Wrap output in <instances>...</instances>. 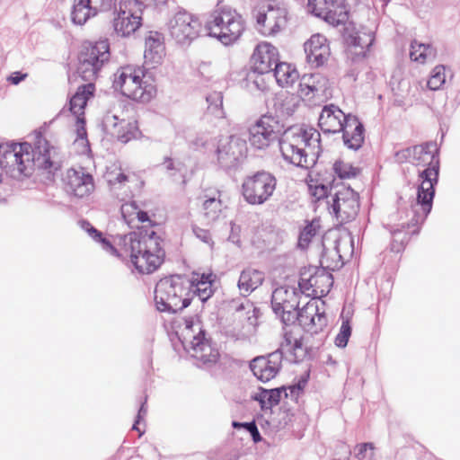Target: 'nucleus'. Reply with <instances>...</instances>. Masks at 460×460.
<instances>
[{
	"label": "nucleus",
	"instance_id": "obj_1",
	"mask_svg": "<svg viewBox=\"0 0 460 460\" xmlns=\"http://www.w3.org/2000/svg\"><path fill=\"white\" fill-rule=\"evenodd\" d=\"M280 132L279 120L264 115L249 128V142L253 148L264 150L279 141L285 161L303 169L314 167L322 151L320 133L313 128H291L279 138Z\"/></svg>",
	"mask_w": 460,
	"mask_h": 460
},
{
	"label": "nucleus",
	"instance_id": "obj_2",
	"mask_svg": "<svg viewBox=\"0 0 460 460\" xmlns=\"http://www.w3.org/2000/svg\"><path fill=\"white\" fill-rule=\"evenodd\" d=\"M138 208L135 201L121 206L122 217L129 227H135L136 211ZM138 228L122 238L121 251L129 256L131 264L141 274L155 271L163 263L165 252L161 246L162 239L151 229Z\"/></svg>",
	"mask_w": 460,
	"mask_h": 460
},
{
	"label": "nucleus",
	"instance_id": "obj_3",
	"mask_svg": "<svg viewBox=\"0 0 460 460\" xmlns=\"http://www.w3.org/2000/svg\"><path fill=\"white\" fill-rule=\"evenodd\" d=\"M54 153V147L38 135L33 146L27 142L0 145V166L7 176L21 181L31 177L35 169H57L52 161Z\"/></svg>",
	"mask_w": 460,
	"mask_h": 460
},
{
	"label": "nucleus",
	"instance_id": "obj_4",
	"mask_svg": "<svg viewBox=\"0 0 460 460\" xmlns=\"http://www.w3.org/2000/svg\"><path fill=\"white\" fill-rule=\"evenodd\" d=\"M412 160L414 165H428L420 172L419 178L421 181L417 189L415 201L411 205L412 217L407 224L415 226L422 224L432 209L435 196V186L438 182L439 158L438 149L435 142H427L412 146Z\"/></svg>",
	"mask_w": 460,
	"mask_h": 460
},
{
	"label": "nucleus",
	"instance_id": "obj_5",
	"mask_svg": "<svg viewBox=\"0 0 460 460\" xmlns=\"http://www.w3.org/2000/svg\"><path fill=\"white\" fill-rule=\"evenodd\" d=\"M318 125L323 134L342 133L343 144L349 149L358 150L365 140V128L358 118L345 114L337 105L323 106Z\"/></svg>",
	"mask_w": 460,
	"mask_h": 460
},
{
	"label": "nucleus",
	"instance_id": "obj_6",
	"mask_svg": "<svg viewBox=\"0 0 460 460\" xmlns=\"http://www.w3.org/2000/svg\"><path fill=\"white\" fill-rule=\"evenodd\" d=\"M191 283L185 275H171L161 279L155 288V303L160 312L175 314L189 306Z\"/></svg>",
	"mask_w": 460,
	"mask_h": 460
},
{
	"label": "nucleus",
	"instance_id": "obj_7",
	"mask_svg": "<svg viewBox=\"0 0 460 460\" xmlns=\"http://www.w3.org/2000/svg\"><path fill=\"white\" fill-rule=\"evenodd\" d=\"M204 28L208 36L217 39L224 45H230L243 34L244 21L230 6L217 4L208 15Z\"/></svg>",
	"mask_w": 460,
	"mask_h": 460
},
{
	"label": "nucleus",
	"instance_id": "obj_8",
	"mask_svg": "<svg viewBox=\"0 0 460 460\" xmlns=\"http://www.w3.org/2000/svg\"><path fill=\"white\" fill-rule=\"evenodd\" d=\"M113 77L112 88L131 100L147 102L155 93V85L145 80L146 75L141 67L121 66Z\"/></svg>",
	"mask_w": 460,
	"mask_h": 460
},
{
	"label": "nucleus",
	"instance_id": "obj_9",
	"mask_svg": "<svg viewBox=\"0 0 460 460\" xmlns=\"http://www.w3.org/2000/svg\"><path fill=\"white\" fill-rule=\"evenodd\" d=\"M186 336L191 340L189 346H185L187 352L197 360L198 367H211L219 358L218 349L212 346L210 339L207 337L199 319L189 318L185 320Z\"/></svg>",
	"mask_w": 460,
	"mask_h": 460
},
{
	"label": "nucleus",
	"instance_id": "obj_10",
	"mask_svg": "<svg viewBox=\"0 0 460 460\" xmlns=\"http://www.w3.org/2000/svg\"><path fill=\"white\" fill-rule=\"evenodd\" d=\"M111 58L107 40L84 42L78 54L77 74L85 82L93 83Z\"/></svg>",
	"mask_w": 460,
	"mask_h": 460
},
{
	"label": "nucleus",
	"instance_id": "obj_11",
	"mask_svg": "<svg viewBox=\"0 0 460 460\" xmlns=\"http://www.w3.org/2000/svg\"><path fill=\"white\" fill-rule=\"evenodd\" d=\"M208 146L215 149L217 162L225 171L236 169L247 150L246 141L236 135L221 136L206 144Z\"/></svg>",
	"mask_w": 460,
	"mask_h": 460
},
{
	"label": "nucleus",
	"instance_id": "obj_12",
	"mask_svg": "<svg viewBox=\"0 0 460 460\" xmlns=\"http://www.w3.org/2000/svg\"><path fill=\"white\" fill-rule=\"evenodd\" d=\"M276 186V177L262 170L243 179L242 193L248 204L262 205L272 197Z\"/></svg>",
	"mask_w": 460,
	"mask_h": 460
},
{
	"label": "nucleus",
	"instance_id": "obj_13",
	"mask_svg": "<svg viewBox=\"0 0 460 460\" xmlns=\"http://www.w3.org/2000/svg\"><path fill=\"white\" fill-rule=\"evenodd\" d=\"M331 200L327 201L329 213L340 224H346L356 218L359 211V197L350 187L341 186L332 189Z\"/></svg>",
	"mask_w": 460,
	"mask_h": 460
},
{
	"label": "nucleus",
	"instance_id": "obj_14",
	"mask_svg": "<svg viewBox=\"0 0 460 460\" xmlns=\"http://www.w3.org/2000/svg\"><path fill=\"white\" fill-rule=\"evenodd\" d=\"M170 36L178 44H190L199 36L202 25L199 19L194 14L178 7L177 12L167 22Z\"/></svg>",
	"mask_w": 460,
	"mask_h": 460
},
{
	"label": "nucleus",
	"instance_id": "obj_15",
	"mask_svg": "<svg viewBox=\"0 0 460 460\" xmlns=\"http://www.w3.org/2000/svg\"><path fill=\"white\" fill-rule=\"evenodd\" d=\"M145 8L137 0H119L117 16L113 20L116 33L122 37L134 33L141 25Z\"/></svg>",
	"mask_w": 460,
	"mask_h": 460
},
{
	"label": "nucleus",
	"instance_id": "obj_16",
	"mask_svg": "<svg viewBox=\"0 0 460 460\" xmlns=\"http://www.w3.org/2000/svg\"><path fill=\"white\" fill-rule=\"evenodd\" d=\"M308 11L334 26L345 23L349 11L345 0H308Z\"/></svg>",
	"mask_w": 460,
	"mask_h": 460
},
{
	"label": "nucleus",
	"instance_id": "obj_17",
	"mask_svg": "<svg viewBox=\"0 0 460 460\" xmlns=\"http://www.w3.org/2000/svg\"><path fill=\"white\" fill-rule=\"evenodd\" d=\"M271 308L285 325L294 323L298 311L296 292L283 287L275 288L271 295Z\"/></svg>",
	"mask_w": 460,
	"mask_h": 460
},
{
	"label": "nucleus",
	"instance_id": "obj_18",
	"mask_svg": "<svg viewBox=\"0 0 460 460\" xmlns=\"http://www.w3.org/2000/svg\"><path fill=\"white\" fill-rule=\"evenodd\" d=\"M324 303L318 300H310L301 309L296 312V321H298L303 329L311 334H317L327 326V316L323 308Z\"/></svg>",
	"mask_w": 460,
	"mask_h": 460
},
{
	"label": "nucleus",
	"instance_id": "obj_19",
	"mask_svg": "<svg viewBox=\"0 0 460 460\" xmlns=\"http://www.w3.org/2000/svg\"><path fill=\"white\" fill-rule=\"evenodd\" d=\"M281 349L269 353L266 356H258L250 363L253 375L261 382L266 383L273 379L282 367Z\"/></svg>",
	"mask_w": 460,
	"mask_h": 460
},
{
	"label": "nucleus",
	"instance_id": "obj_20",
	"mask_svg": "<svg viewBox=\"0 0 460 460\" xmlns=\"http://www.w3.org/2000/svg\"><path fill=\"white\" fill-rule=\"evenodd\" d=\"M256 22L261 34L273 36L279 33L287 23V10L272 4L267 5V11L256 15Z\"/></svg>",
	"mask_w": 460,
	"mask_h": 460
},
{
	"label": "nucleus",
	"instance_id": "obj_21",
	"mask_svg": "<svg viewBox=\"0 0 460 460\" xmlns=\"http://www.w3.org/2000/svg\"><path fill=\"white\" fill-rule=\"evenodd\" d=\"M278 61L277 48L268 42H262L257 45L252 55V69L259 75L271 74Z\"/></svg>",
	"mask_w": 460,
	"mask_h": 460
},
{
	"label": "nucleus",
	"instance_id": "obj_22",
	"mask_svg": "<svg viewBox=\"0 0 460 460\" xmlns=\"http://www.w3.org/2000/svg\"><path fill=\"white\" fill-rule=\"evenodd\" d=\"M94 189L93 176L79 170L69 169L66 177V191L76 198H84L92 193Z\"/></svg>",
	"mask_w": 460,
	"mask_h": 460
},
{
	"label": "nucleus",
	"instance_id": "obj_23",
	"mask_svg": "<svg viewBox=\"0 0 460 460\" xmlns=\"http://www.w3.org/2000/svg\"><path fill=\"white\" fill-rule=\"evenodd\" d=\"M102 123L105 130L122 143H128L139 134L136 121L119 119L117 115L111 112L104 116Z\"/></svg>",
	"mask_w": 460,
	"mask_h": 460
},
{
	"label": "nucleus",
	"instance_id": "obj_24",
	"mask_svg": "<svg viewBox=\"0 0 460 460\" xmlns=\"http://www.w3.org/2000/svg\"><path fill=\"white\" fill-rule=\"evenodd\" d=\"M307 63L314 67L323 66L330 56V48L324 36L314 34L305 43Z\"/></svg>",
	"mask_w": 460,
	"mask_h": 460
},
{
	"label": "nucleus",
	"instance_id": "obj_25",
	"mask_svg": "<svg viewBox=\"0 0 460 460\" xmlns=\"http://www.w3.org/2000/svg\"><path fill=\"white\" fill-rule=\"evenodd\" d=\"M94 84L88 83L77 88L69 100V111L76 118L77 122L84 123V114L87 101L93 95Z\"/></svg>",
	"mask_w": 460,
	"mask_h": 460
},
{
	"label": "nucleus",
	"instance_id": "obj_26",
	"mask_svg": "<svg viewBox=\"0 0 460 460\" xmlns=\"http://www.w3.org/2000/svg\"><path fill=\"white\" fill-rule=\"evenodd\" d=\"M164 38L157 31H150L146 38V49L144 52L145 62L155 66L160 64L164 56Z\"/></svg>",
	"mask_w": 460,
	"mask_h": 460
},
{
	"label": "nucleus",
	"instance_id": "obj_27",
	"mask_svg": "<svg viewBox=\"0 0 460 460\" xmlns=\"http://www.w3.org/2000/svg\"><path fill=\"white\" fill-rule=\"evenodd\" d=\"M190 282L191 283L190 293L192 294V298L197 296L204 304L214 295L213 274L193 273Z\"/></svg>",
	"mask_w": 460,
	"mask_h": 460
},
{
	"label": "nucleus",
	"instance_id": "obj_28",
	"mask_svg": "<svg viewBox=\"0 0 460 460\" xmlns=\"http://www.w3.org/2000/svg\"><path fill=\"white\" fill-rule=\"evenodd\" d=\"M326 79L320 74H305L299 83V92L305 97L319 95L326 89Z\"/></svg>",
	"mask_w": 460,
	"mask_h": 460
},
{
	"label": "nucleus",
	"instance_id": "obj_29",
	"mask_svg": "<svg viewBox=\"0 0 460 460\" xmlns=\"http://www.w3.org/2000/svg\"><path fill=\"white\" fill-rule=\"evenodd\" d=\"M263 281L264 273L262 271L247 268L241 272L237 286L241 292L245 293L244 296H246L259 288Z\"/></svg>",
	"mask_w": 460,
	"mask_h": 460
},
{
	"label": "nucleus",
	"instance_id": "obj_30",
	"mask_svg": "<svg viewBox=\"0 0 460 460\" xmlns=\"http://www.w3.org/2000/svg\"><path fill=\"white\" fill-rule=\"evenodd\" d=\"M319 280H325L327 287H332L333 283L332 275L326 272L323 269H314V272L310 274L308 278L305 277V273H302L298 285L301 290L309 291L312 289L313 293L317 294L320 286L318 285Z\"/></svg>",
	"mask_w": 460,
	"mask_h": 460
},
{
	"label": "nucleus",
	"instance_id": "obj_31",
	"mask_svg": "<svg viewBox=\"0 0 460 460\" xmlns=\"http://www.w3.org/2000/svg\"><path fill=\"white\" fill-rule=\"evenodd\" d=\"M283 394L285 397H288L285 387L270 390L260 388L259 392L254 394L252 398L260 403L261 410H270L273 406L279 403Z\"/></svg>",
	"mask_w": 460,
	"mask_h": 460
},
{
	"label": "nucleus",
	"instance_id": "obj_32",
	"mask_svg": "<svg viewBox=\"0 0 460 460\" xmlns=\"http://www.w3.org/2000/svg\"><path fill=\"white\" fill-rule=\"evenodd\" d=\"M273 76L281 87L292 85L298 78V72L290 64L278 61L272 69Z\"/></svg>",
	"mask_w": 460,
	"mask_h": 460
},
{
	"label": "nucleus",
	"instance_id": "obj_33",
	"mask_svg": "<svg viewBox=\"0 0 460 460\" xmlns=\"http://www.w3.org/2000/svg\"><path fill=\"white\" fill-rule=\"evenodd\" d=\"M80 227L89 234V235L96 242L100 243L102 246V249L107 252L115 255L117 257H122L123 254L120 253L106 238L102 237V234L97 230L90 222L87 220H80L78 222Z\"/></svg>",
	"mask_w": 460,
	"mask_h": 460
},
{
	"label": "nucleus",
	"instance_id": "obj_34",
	"mask_svg": "<svg viewBox=\"0 0 460 460\" xmlns=\"http://www.w3.org/2000/svg\"><path fill=\"white\" fill-rule=\"evenodd\" d=\"M436 57L435 48L429 43H420L416 40L411 43L410 58L411 60L424 64Z\"/></svg>",
	"mask_w": 460,
	"mask_h": 460
},
{
	"label": "nucleus",
	"instance_id": "obj_35",
	"mask_svg": "<svg viewBox=\"0 0 460 460\" xmlns=\"http://www.w3.org/2000/svg\"><path fill=\"white\" fill-rule=\"evenodd\" d=\"M96 13L89 4V0H75L71 12V20L75 24L83 25Z\"/></svg>",
	"mask_w": 460,
	"mask_h": 460
},
{
	"label": "nucleus",
	"instance_id": "obj_36",
	"mask_svg": "<svg viewBox=\"0 0 460 460\" xmlns=\"http://www.w3.org/2000/svg\"><path fill=\"white\" fill-rule=\"evenodd\" d=\"M222 201L219 197H210L203 201V217L208 223L217 220L222 213Z\"/></svg>",
	"mask_w": 460,
	"mask_h": 460
},
{
	"label": "nucleus",
	"instance_id": "obj_37",
	"mask_svg": "<svg viewBox=\"0 0 460 460\" xmlns=\"http://www.w3.org/2000/svg\"><path fill=\"white\" fill-rule=\"evenodd\" d=\"M446 67L443 65L436 66L431 71L428 80V87L432 91L439 90L446 82Z\"/></svg>",
	"mask_w": 460,
	"mask_h": 460
},
{
	"label": "nucleus",
	"instance_id": "obj_38",
	"mask_svg": "<svg viewBox=\"0 0 460 460\" xmlns=\"http://www.w3.org/2000/svg\"><path fill=\"white\" fill-rule=\"evenodd\" d=\"M208 104V109L217 117H222L223 111V93L222 92L215 91L206 97Z\"/></svg>",
	"mask_w": 460,
	"mask_h": 460
},
{
	"label": "nucleus",
	"instance_id": "obj_39",
	"mask_svg": "<svg viewBox=\"0 0 460 460\" xmlns=\"http://www.w3.org/2000/svg\"><path fill=\"white\" fill-rule=\"evenodd\" d=\"M104 177L111 189L120 188L128 181V175L122 172L121 168L107 171Z\"/></svg>",
	"mask_w": 460,
	"mask_h": 460
},
{
	"label": "nucleus",
	"instance_id": "obj_40",
	"mask_svg": "<svg viewBox=\"0 0 460 460\" xmlns=\"http://www.w3.org/2000/svg\"><path fill=\"white\" fill-rule=\"evenodd\" d=\"M333 171L340 179H349L355 177L358 173V169L351 164L343 161H336L333 164Z\"/></svg>",
	"mask_w": 460,
	"mask_h": 460
},
{
	"label": "nucleus",
	"instance_id": "obj_41",
	"mask_svg": "<svg viewBox=\"0 0 460 460\" xmlns=\"http://www.w3.org/2000/svg\"><path fill=\"white\" fill-rule=\"evenodd\" d=\"M352 328L349 321L343 320L340 327V331L335 337L334 343L338 348H345L348 344L349 339L351 336Z\"/></svg>",
	"mask_w": 460,
	"mask_h": 460
},
{
	"label": "nucleus",
	"instance_id": "obj_42",
	"mask_svg": "<svg viewBox=\"0 0 460 460\" xmlns=\"http://www.w3.org/2000/svg\"><path fill=\"white\" fill-rule=\"evenodd\" d=\"M391 234L393 235L391 250L395 252H400L404 248V245L408 243L410 239L409 233L402 232V230L396 228L391 230Z\"/></svg>",
	"mask_w": 460,
	"mask_h": 460
},
{
	"label": "nucleus",
	"instance_id": "obj_43",
	"mask_svg": "<svg viewBox=\"0 0 460 460\" xmlns=\"http://www.w3.org/2000/svg\"><path fill=\"white\" fill-rule=\"evenodd\" d=\"M232 427L236 429H247V432L250 433L252 439L253 440L254 443H258V442L261 441V439H262L261 433H260L258 427L254 420L249 421V422H239V421L234 420L232 422Z\"/></svg>",
	"mask_w": 460,
	"mask_h": 460
},
{
	"label": "nucleus",
	"instance_id": "obj_44",
	"mask_svg": "<svg viewBox=\"0 0 460 460\" xmlns=\"http://www.w3.org/2000/svg\"><path fill=\"white\" fill-rule=\"evenodd\" d=\"M316 234V227L313 223L307 224L300 232L298 238V247L305 249L312 238Z\"/></svg>",
	"mask_w": 460,
	"mask_h": 460
},
{
	"label": "nucleus",
	"instance_id": "obj_45",
	"mask_svg": "<svg viewBox=\"0 0 460 460\" xmlns=\"http://www.w3.org/2000/svg\"><path fill=\"white\" fill-rule=\"evenodd\" d=\"M312 196H314L317 200L326 199L331 200L330 191L332 189H338V186H328L323 183H320L315 185L314 187L310 186Z\"/></svg>",
	"mask_w": 460,
	"mask_h": 460
},
{
	"label": "nucleus",
	"instance_id": "obj_46",
	"mask_svg": "<svg viewBox=\"0 0 460 460\" xmlns=\"http://www.w3.org/2000/svg\"><path fill=\"white\" fill-rule=\"evenodd\" d=\"M373 35L364 34L363 37L360 35L353 37L351 40V44L355 47H360L362 49H368L373 44Z\"/></svg>",
	"mask_w": 460,
	"mask_h": 460
},
{
	"label": "nucleus",
	"instance_id": "obj_47",
	"mask_svg": "<svg viewBox=\"0 0 460 460\" xmlns=\"http://www.w3.org/2000/svg\"><path fill=\"white\" fill-rule=\"evenodd\" d=\"M113 0H89V4L97 14L99 12L108 11L111 8Z\"/></svg>",
	"mask_w": 460,
	"mask_h": 460
},
{
	"label": "nucleus",
	"instance_id": "obj_48",
	"mask_svg": "<svg viewBox=\"0 0 460 460\" xmlns=\"http://www.w3.org/2000/svg\"><path fill=\"white\" fill-rule=\"evenodd\" d=\"M197 76L199 77V82L203 84L209 82L211 78V69L208 63H201L197 70Z\"/></svg>",
	"mask_w": 460,
	"mask_h": 460
},
{
	"label": "nucleus",
	"instance_id": "obj_49",
	"mask_svg": "<svg viewBox=\"0 0 460 460\" xmlns=\"http://www.w3.org/2000/svg\"><path fill=\"white\" fill-rule=\"evenodd\" d=\"M412 146L403 148L395 152L394 159L399 164L411 163L412 160Z\"/></svg>",
	"mask_w": 460,
	"mask_h": 460
},
{
	"label": "nucleus",
	"instance_id": "obj_50",
	"mask_svg": "<svg viewBox=\"0 0 460 460\" xmlns=\"http://www.w3.org/2000/svg\"><path fill=\"white\" fill-rule=\"evenodd\" d=\"M192 230L197 238H199L203 243L208 244L209 246H213L214 243L212 241V237L208 230L198 226H194Z\"/></svg>",
	"mask_w": 460,
	"mask_h": 460
},
{
	"label": "nucleus",
	"instance_id": "obj_51",
	"mask_svg": "<svg viewBox=\"0 0 460 460\" xmlns=\"http://www.w3.org/2000/svg\"><path fill=\"white\" fill-rule=\"evenodd\" d=\"M374 450L375 447L374 444L371 442H365L356 445L355 447V457L358 460H363L366 458L367 451Z\"/></svg>",
	"mask_w": 460,
	"mask_h": 460
},
{
	"label": "nucleus",
	"instance_id": "obj_52",
	"mask_svg": "<svg viewBox=\"0 0 460 460\" xmlns=\"http://www.w3.org/2000/svg\"><path fill=\"white\" fill-rule=\"evenodd\" d=\"M147 413V408H146V397L145 398V401L141 403L137 415L136 417V420L132 426V429L137 430L139 432V436H142L145 431H140L138 429V424L140 421L145 418V416Z\"/></svg>",
	"mask_w": 460,
	"mask_h": 460
},
{
	"label": "nucleus",
	"instance_id": "obj_53",
	"mask_svg": "<svg viewBox=\"0 0 460 460\" xmlns=\"http://www.w3.org/2000/svg\"><path fill=\"white\" fill-rule=\"evenodd\" d=\"M230 309L235 311V312H241L243 310H245L247 307L251 308L252 305L248 300H245L244 298H238V299H233L229 303Z\"/></svg>",
	"mask_w": 460,
	"mask_h": 460
},
{
	"label": "nucleus",
	"instance_id": "obj_54",
	"mask_svg": "<svg viewBox=\"0 0 460 460\" xmlns=\"http://www.w3.org/2000/svg\"><path fill=\"white\" fill-rule=\"evenodd\" d=\"M295 339H293L290 332H285L284 333V339L283 341L280 344V347L278 349H281L282 355L284 354V351L290 350V348L292 346V343Z\"/></svg>",
	"mask_w": 460,
	"mask_h": 460
},
{
	"label": "nucleus",
	"instance_id": "obj_55",
	"mask_svg": "<svg viewBox=\"0 0 460 460\" xmlns=\"http://www.w3.org/2000/svg\"><path fill=\"white\" fill-rule=\"evenodd\" d=\"M27 74L26 73H22L20 71H16V72H13L8 77H7V81L9 83H11L12 84H14V85H17L19 84L22 81H23L26 77H27Z\"/></svg>",
	"mask_w": 460,
	"mask_h": 460
},
{
	"label": "nucleus",
	"instance_id": "obj_56",
	"mask_svg": "<svg viewBox=\"0 0 460 460\" xmlns=\"http://www.w3.org/2000/svg\"><path fill=\"white\" fill-rule=\"evenodd\" d=\"M302 349H303L302 341L298 340V339H295L292 343V346L290 348V350H288V351L292 352L294 354L295 358H299L302 355L298 354V353H299V350H302Z\"/></svg>",
	"mask_w": 460,
	"mask_h": 460
},
{
	"label": "nucleus",
	"instance_id": "obj_57",
	"mask_svg": "<svg viewBox=\"0 0 460 460\" xmlns=\"http://www.w3.org/2000/svg\"><path fill=\"white\" fill-rule=\"evenodd\" d=\"M77 123V140H82V141H87V133H86V129H85V127H84V123H85V120L84 119V123L81 122V123Z\"/></svg>",
	"mask_w": 460,
	"mask_h": 460
},
{
	"label": "nucleus",
	"instance_id": "obj_58",
	"mask_svg": "<svg viewBox=\"0 0 460 460\" xmlns=\"http://www.w3.org/2000/svg\"><path fill=\"white\" fill-rule=\"evenodd\" d=\"M238 229L239 227L235 224L231 223V234L228 237V240L236 244L240 243V239L237 234Z\"/></svg>",
	"mask_w": 460,
	"mask_h": 460
},
{
	"label": "nucleus",
	"instance_id": "obj_59",
	"mask_svg": "<svg viewBox=\"0 0 460 460\" xmlns=\"http://www.w3.org/2000/svg\"><path fill=\"white\" fill-rule=\"evenodd\" d=\"M135 222L137 223H145L150 222L149 217L146 211L140 210L139 208L136 211Z\"/></svg>",
	"mask_w": 460,
	"mask_h": 460
},
{
	"label": "nucleus",
	"instance_id": "obj_60",
	"mask_svg": "<svg viewBox=\"0 0 460 460\" xmlns=\"http://www.w3.org/2000/svg\"><path fill=\"white\" fill-rule=\"evenodd\" d=\"M252 84L261 92H265L268 90V85L263 78H255L252 82Z\"/></svg>",
	"mask_w": 460,
	"mask_h": 460
},
{
	"label": "nucleus",
	"instance_id": "obj_61",
	"mask_svg": "<svg viewBox=\"0 0 460 460\" xmlns=\"http://www.w3.org/2000/svg\"><path fill=\"white\" fill-rule=\"evenodd\" d=\"M289 393H288V396L292 398H296L299 394L302 392V386L301 385H292L288 388Z\"/></svg>",
	"mask_w": 460,
	"mask_h": 460
},
{
	"label": "nucleus",
	"instance_id": "obj_62",
	"mask_svg": "<svg viewBox=\"0 0 460 460\" xmlns=\"http://www.w3.org/2000/svg\"><path fill=\"white\" fill-rule=\"evenodd\" d=\"M137 2L142 4L144 6H147L151 4H155L156 5L166 4L167 0H137Z\"/></svg>",
	"mask_w": 460,
	"mask_h": 460
},
{
	"label": "nucleus",
	"instance_id": "obj_63",
	"mask_svg": "<svg viewBox=\"0 0 460 460\" xmlns=\"http://www.w3.org/2000/svg\"><path fill=\"white\" fill-rule=\"evenodd\" d=\"M164 164L168 171L176 169L173 161L169 157L165 158Z\"/></svg>",
	"mask_w": 460,
	"mask_h": 460
},
{
	"label": "nucleus",
	"instance_id": "obj_64",
	"mask_svg": "<svg viewBox=\"0 0 460 460\" xmlns=\"http://www.w3.org/2000/svg\"><path fill=\"white\" fill-rule=\"evenodd\" d=\"M318 285L320 286L319 289H321L320 290L321 293H323L324 291L329 292V290L331 288V287H327V284H326L325 280H319L318 279Z\"/></svg>",
	"mask_w": 460,
	"mask_h": 460
}]
</instances>
